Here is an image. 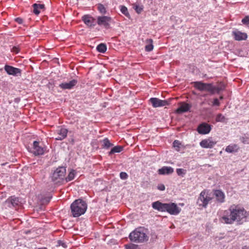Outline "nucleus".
Returning a JSON list of instances; mask_svg holds the SVG:
<instances>
[{
    "mask_svg": "<svg viewBox=\"0 0 249 249\" xmlns=\"http://www.w3.org/2000/svg\"><path fill=\"white\" fill-rule=\"evenodd\" d=\"M4 69L7 73L9 75H11L14 76H18L21 75V70L18 68L6 65H5Z\"/></svg>",
    "mask_w": 249,
    "mask_h": 249,
    "instance_id": "obj_9",
    "label": "nucleus"
},
{
    "mask_svg": "<svg viewBox=\"0 0 249 249\" xmlns=\"http://www.w3.org/2000/svg\"><path fill=\"white\" fill-rule=\"evenodd\" d=\"M149 101L154 107H161L168 105L166 100H162L157 98H151Z\"/></svg>",
    "mask_w": 249,
    "mask_h": 249,
    "instance_id": "obj_11",
    "label": "nucleus"
},
{
    "mask_svg": "<svg viewBox=\"0 0 249 249\" xmlns=\"http://www.w3.org/2000/svg\"><path fill=\"white\" fill-rule=\"evenodd\" d=\"M220 99H223V97H222V96H221V97H220Z\"/></svg>",
    "mask_w": 249,
    "mask_h": 249,
    "instance_id": "obj_45",
    "label": "nucleus"
},
{
    "mask_svg": "<svg viewBox=\"0 0 249 249\" xmlns=\"http://www.w3.org/2000/svg\"><path fill=\"white\" fill-rule=\"evenodd\" d=\"M33 12L36 15H38L40 13L45 10V5L44 4L35 3L33 5Z\"/></svg>",
    "mask_w": 249,
    "mask_h": 249,
    "instance_id": "obj_18",
    "label": "nucleus"
},
{
    "mask_svg": "<svg viewBox=\"0 0 249 249\" xmlns=\"http://www.w3.org/2000/svg\"><path fill=\"white\" fill-rule=\"evenodd\" d=\"M239 149V147L237 144H231L226 147L225 151L229 153H232L237 152Z\"/></svg>",
    "mask_w": 249,
    "mask_h": 249,
    "instance_id": "obj_22",
    "label": "nucleus"
},
{
    "mask_svg": "<svg viewBox=\"0 0 249 249\" xmlns=\"http://www.w3.org/2000/svg\"><path fill=\"white\" fill-rule=\"evenodd\" d=\"M15 20L19 24H21L23 22V19L20 18H17Z\"/></svg>",
    "mask_w": 249,
    "mask_h": 249,
    "instance_id": "obj_42",
    "label": "nucleus"
},
{
    "mask_svg": "<svg viewBox=\"0 0 249 249\" xmlns=\"http://www.w3.org/2000/svg\"><path fill=\"white\" fill-rule=\"evenodd\" d=\"M211 129V125L206 123L200 124L197 128L198 133L203 135L208 134Z\"/></svg>",
    "mask_w": 249,
    "mask_h": 249,
    "instance_id": "obj_10",
    "label": "nucleus"
},
{
    "mask_svg": "<svg viewBox=\"0 0 249 249\" xmlns=\"http://www.w3.org/2000/svg\"><path fill=\"white\" fill-rule=\"evenodd\" d=\"M190 107L191 106L189 104L183 103L181 104L180 107L177 109L176 112L177 113H182L187 112L189 110Z\"/></svg>",
    "mask_w": 249,
    "mask_h": 249,
    "instance_id": "obj_21",
    "label": "nucleus"
},
{
    "mask_svg": "<svg viewBox=\"0 0 249 249\" xmlns=\"http://www.w3.org/2000/svg\"><path fill=\"white\" fill-rule=\"evenodd\" d=\"M9 201H10L11 204L13 206L18 205V198L14 197V196L11 197V198H9Z\"/></svg>",
    "mask_w": 249,
    "mask_h": 249,
    "instance_id": "obj_33",
    "label": "nucleus"
},
{
    "mask_svg": "<svg viewBox=\"0 0 249 249\" xmlns=\"http://www.w3.org/2000/svg\"><path fill=\"white\" fill-rule=\"evenodd\" d=\"M215 121L216 122L226 123L227 119L223 114L219 113L216 116Z\"/></svg>",
    "mask_w": 249,
    "mask_h": 249,
    "instance_id": "obj_27",
    "label": "nucleus"
},
{
    "mask_svg": "<svg viewBox=\"0 0 249 249\" xmlns=\"http://www.w3.org/2000/svg\"><path fill=\"white\" fill-rule=\"evenodd\" d=\"M102 146L104 148L108 149L112 146L113 144L110 143V141L107 138H105L102 141Z\"/></svg>",
    "mask_w": 249,
    "mask_h": 249,
    "instance_id": "obj_26",
    "label": "nucleus"
},
{
    "mask_svg": "<svg viewBox=\"0 0 249 249\" xmlns=\"http://www.w3.org/2000/svg\"><path fill=\"white\" fill-rule=\"evenodd\" d=\"M219 105H220V103H219L218 99L217 98H215L213 100V105L216 106H219Z\"/></svg>",
    "mask_w": 249,
    "mask_h": 249,
    "instance_id": "obj_40",
    "label": "nucleus"
},
{
    "mask_svg": "<svg viewBox=\"0 0 249 249\" xmlns=\"http://www.w3.org/2000/svg\"><path fill=\"white\" fill-rule=\"evenodd\" d=\"M232 35L236 40L240 41L246 40L248 36L246 33L241 32L239 31H234L232 32Z\"/></svg>",
    "mask_w": 249,
    "mask_h": 249,
    "instance_id": "obj_15",
    "label": "nucleus"
},
{
    "mask_svg": "<svg viewBox=\"0 0 249 249\" xmlns=\"http://www.w3.org/2000/svg\"><path fill=\"white\" fill-rule=\"evenodd\" d=\"M152 206L159 212H167L172 215H178L181 211V209L175 203H162L157 201L152 203Z\"/></svg>",
    "mask_w": 249,
    "mask_h": 249,
    "instance_id": "obj_2",
    "label": "nucleus"
},
{
    "mask_svg": "<svg viewBox=\"0 0 249 249\" xmlns=\"http://www.w3.org/2000/svg\"><path fill=\"white\" fill-rule=\"evenodd\" d=\"M58 136L55 138L57 141H61L66 138L68 130L65 128H61L57 130Z\"/></svg>",
    "mask_w": 249,
    "mask_h": 249,
    "instance_id": "obj_17",
    "label": "nucleus"
},
{
    "mask_svg": "<svg viewBox=\"0 0 249 249\" xmlns=\"http://www.w3.org/2000/svg\"><path fill=\"white\" fill-rule=\"evenodd\" d=\"M133 8L135 10L138 14H140L143 10V6L142 5H140L135 4L133 5Z\"/></svg>",
    "mask_w": 249,
    "mask_h": 249,
    "instance_id": "obj_30",
    "label": "nucleus"
},
{
    "mask_svg": "<svg viewBox=\"0 0 249 249\" xmlns=\"http://www.w3.org/2000/svg\"><path fill=\"white\" fill-rule=\"evenodd\" d=\"M33 153L36 156L43 155L44 153V149L43 147L39 145V142L34 141L33 142Z\"/></svg>",
    "mask_w": 249,
    "mask_h": 249,
    "instance_id": "obj_13",
    "label": "nucleus"
},
{
    "mask_svg": "<svg viewBox=\"0 0 249 249\" xmlns=\"http://www.w3.org/2000/svg\"><path fill=\"white\" fill-rule=\"evenodd\" d=\"M66 169L65 167L59 166L54 170L51 176L52 181L54 184H60L64 181Z\"/></svg>",
    "mask_w": 249,
    "mask_h": 249,
    "instance_id": "obj_5",
    "label": "nucleus"
},
{
    "mask_svg": "<svg viewBox=\"0 0 249 249\" xmlns=\"http://www.w3.org/2000/svg\"><path fill=\"white\" fill-rule=\"evenodd\" d=\"M240 140L244 144H249V137L247 136H244L240 138Z\"/></svg>",
    "mask_w": 249,
    "mask_h": 249,
    "instance_id": "obj_34",
    "label": "nucleus"
},
{
    "mask_svg": "<svg viewBox=\"0 0 249 249\" xmlns=\"http://www.w3.org/2000/svg\"><path fill=\"white\" fill-rule=\"evenodd\" d=\"M214 195L216 200L219 203H223L225 201V194L221 190H217L214 192Z\"/></svg>",
    "mask_w": 249,
    "mask_h": 249,
    "instance_id": "obj_20",
    "label": "nucleus"
},
{
    "mask_svg": "<svg viewBox=\"0 0 249 249\" xmlns=\"http://www.w3.org/2000/svg\"><path fill=\"white\" fill-rule=\"evenodd\" d=\"M71 211L74 217H77L84 214L86 212L88 205L85 201L82 199L75 200L71 205Z\"/></svg>",
    "mask_w": 249,
    "mask_h": 249,
    "instance_id": "obj_3",
    "label": "nucleus"
},
{
    "mask_svg": "<svg viewBox=\"0 0 249 249\" xmlns=\"http://www.w3.org/2000/svg\"><path fill=\"white\" fill-rule=\"evenodd\" d=\"M242 22L244 24L248 25L249 24V16H246L244 18L242 19Z\"/></svg>",
    "mask_w": 249,
    "mask_h": 249,
    "instance_id": "obj_36",
    "label": "nucleus"
},
{
    "mask_svg": "<svg viewBox=\"0 0 249 249\" xmlns=\"http://www.w3.org/2000/svg\"><path fill=\"white\" fill-rule=\"evenodd\" d=\"M123 149V147L121 146H116L113 147L111 150L109 152V155H111L115 153H120Z\"/></svg>",
    "mask_w": 249,
    "mask_h": 249,
    "instance_id": "obj_25",
    "label": "nucleus"
},
{
    "mask_svg": "<svg viewBox=\"0 0 249 249\" xmlns=\"http://www.w3.org/2000/svg\"><path fill=\"white\" fill-rule=\"evenodd\" d=\"M173 145L177 151H179L180 147L181 145V143L179 142V141H178V140L174 141L173 143Z\"/></svg>",
    "mask_w": 249,
    "mask_h": 249,
    "instance_id": "obj_32",
    "label": "nucleus"
},
{
    "mask_svg": "<svg viewBox=\"0 0 249 249\" xmlns=\"http://www.w3.org/2000/svg\"><path fill=\"white\" fill-rule=\"evenodd\" d=\"M112 19L108 16H99L97 19V23L100 26H103L106 29L110 27V23Z\"/></svg>",
    "mask_w": 249,
    "mask_h": 249,
    "instance_id": "obj_8",
    "label": "nucleus"
},
{
    "mask_svg": "<svg viewBox=\"0 0 249 249\" xmlns=\"http://www.w3.org/2000/svg\"><path fill=\"white\" fill-rule=\"evenodd\" d=\"M82 19L84 23L88 26L91 27L95 25L94 22L95 19L89 15H84L82 17Z\"/></svg>",
    "mask_w": 249,
    "mask_h": 249,
    "instance_id": "obj_16",
    "label": "nucleus"
},
{
    "mask_svg": "<svg viewBox=\"0 0 249 249\" xmlns=\"http://www.w3.org/2000/svg\"><path fill=\"white\" fill-rule=\"evenodd\" d=\"M56 246L57 247L58 246H62L63 248H65L67 247V245L65 242H64L62 241L61 240H58L57 242V245Z\"/></svg>",
    "mask_w": 249,
    "mask_h": 249,
    "instance_id": "obj_38",
    "label": "nucleus"
},
{
    "mask_svg": "<svg viewBox=\"0 0 249 249\" xmlns=\"http://www.w3.org/2000/svg\"><path fill=\"white\" fill-rule=\"evenodd\" d=\"M247 212L244 208L237 206L232 205L224 212V215L220 218L221 223L232 224L234 221L241 224L246 221Z\"/></svg>",
    "mask_w": 249,
    "mask_h": 249,
    "instance_id": "obj_1",
    "label": "nucleus"
},
{
    "mask_svg": "<svg viewBox=\"0 0 249 249\" xmlns=\"http://www.w3.org/2000/svg\"><path fill=\"white\" fill-rule=\"evenodd\" d=\"M126 249H135V246L134 245L130 246H126Z\"/></svg>",
    "mask_w": 249,
    "mask_h": 249,
    "instance_id": "obj_43",
    "label": "nucleus"
},
{
    "mask_svg": "<svg viewBox=\"0 0 249 249\" xmlns=\"http://www.w3.org/2000/svg\"><path fill=\"white\" fill-rule=\"evenodd\" d=\"M194 86L195 88L200 91H208L212 94H213L215 92L216 88L211 84L204 83L200 81L194 82Z\"/></svg>",
    "mask_w": 249,
    "mask_h": 249,
    "instance_id": "obj_6",
    "label": "nucleus"
},
{
    "mask_svg": "<svg viewBox=\"0 0 249 249\" xmlns=\"http://www.w3.org/2000/svg\"><path fill=\"white\" fill-rule=\"evenodd\" d=\"M120 10L121 12L128 18H130V16L128 12L127 8L124 6H120Z\"/></svg>",
    "mask_w": 249,
    "mask_h": 249,
    "instance_id": "obj_29",
    "label": "nucleus"
},
{
    "mask_svg": "<svg viewBox=\"0 0 249 249\" xmlns=\"http://www.w3.org/2000/svg\"><path fill=\"white\" fill-rule=\"evenodd\" d=\"M158 189L160 191H164L165 189V187L163 184H161L158 186Z\"/></svg>",
    "mask_w": 249,
    "mask_h": 249,
    "instance_id": "obj_41",
    "label": "nucleus"
},
{
    "mask_svg": "<svg viewBox=\"0 0 249 249\" xmlns=\"http://www.w3.org/2000/svg\"><path fill=\"white\" fill-rule=\"evenodd\" d=\"M97 9L99 10V11L102 14H105L106 13V8L102 4H98L97 5Z\"/></svg>",
    "mask_w": 249,
    "mask_h": 249,
    "instance_id": "obj_31",
    "label": "nucleus"
},
{
    "mask_svg": "<svg viewBox=\"0 0 249 249\" xmlns=\"http://www.w3.org/2000/svg\"><path fill=\"white\" fill-rule=\"evenodd\" d=\"M211 200L212 198L209 196L208 193L205 190H203L199 195L197 203L200 206L206 208Z\"/></svg>",
    "mask_w": 249,
    "mask_h": 249,
    "instance_id": "obj_7",
    "label": "nucleus"
},
{
    "mask_svg": "<svg viewBox=\"0 0 249 249\" xmlns=\"http://www.w3.org/2000/svg\"><path fill=\"white\" fill-rule=\"evenodd\" d=\"M146 44L145 46V50L147 52H150L153 49V40L152 39H148L146 40Z\"/></svg>",
    "mask_w": 249,
    "mask_h": 249,
    "instance_id": "obj_23",
    "label": "nucleus"
},
{
    "mask_svg": "<svg viewBox=\"0 0 249 249\" xmlns=\"http://www.w3.org/2000/svg\"><path fill=\"white\" fill-rule=\"evenodd\" d=\"M107 46L104 43H101L99 44L97 47L96 49L98 51V52L101 53H104L107 51Z\"/></svg>",
    "mask_w": 249,
    "mask_h": 249,
    "instance_id": "obj_28",
    "label": "nucleus"
},
{
    "mask_svg": "<svg viewBox=\"0 0 249 249\" xmlns=\"http://www.w3.org/2000/svg\"><path fill=\"white\" fill-rule=\"evenodd\" d=\"M120 177L122 179H126L128 178V175L125 172H121Z\"/></svg>",
    "mask_w": 249,
    "mask_h": 249,
    "instance_id": "obj_37",
    "label": "nucleus"
},
{
    "mask_svg": "<svg viewBox=\"0 0 249 249\" xmlns=\"http://www.w3.org/2000/svg\"><path fill=\"white\" fill-rule=\"evenodd\" d=\"M77 80L72 79L69 82H63L59 84V87L63 90L71 89L77 84Z\"/></svg>",
    "mask_w": 249,
    "mask_h": 249,
    "instance_id": "obj_12",
    "label": "nucleus"
},
{
    "mask_svg": "<svg viewBox=\"0 0 249 249\" xmlns=\"http://www.w3.org/2000/svg\"><path fill=\"white\" fill-rule=\"evenodd\" d=\"M130 240L136 243H143L148 241V236L145 230L141 228H137L131 232L129 235Z\"/></svg>",
    "mask_w": 249,
    "mask_h": 249,
    "instance_id": "obj_4",
    "label": "nucleus"
},
{
    "mask_svg": "<svg viewBox=\"0 0 249 249\" xmlns=\"http://www.w3.org/2000/svg\"><path fill=\"white\" fill-rule=\"evenodd\" d=\"M174 169L171 167L163 166L159 169L158 173L159 175H170L173 173Z\"/></svg>",
    "mask_w": 249,
    "mask_h": 249,
    "instance_id": "obj_19",
    "label": "nucleus"
},
{
    "mask_svg": "<svg viewBox=\"0 0 249 249\" xmlns=\"http://www.w3.org/2000/svg\"><path fill=\"white\" fill-rule=\"evenodd\" d=\"M215 144V142L213 141L210 139L203 140L199 143L200 146L204 148H212Z\"/></svg>",
    "mask_w": 249,
    "mask_h": 249,
    "instance_id": "obj_14",
    "label": "nucleus"
},
{
    "mask_svg": "<svg viewBox=\"0 0 249 249\" xmlns=\"http://www.w3.org/2000/svg\"><path fill=\"white\" fill-rule=\"evenodd\" d=\"M242 249H249V247H248V246H244Z\"/></svg>",
    "mask_w": 249,
    "mask_h": 249,
    "instance_id": "obj_44",
    "label": "nucleus"
},
{
    "mask_svg": "<svg viewBox=\"0 0 249 249\" xmlns=\"http://www.w3.org/2000/svg\"><path fill=\"white\" fill-rule=\"evenodd\" d=\"M11 51L16 53H18L19 51V49L18 47L14 46V47H13L11 49Z\"/></svg>",
    "mask_w": 249,
    "mask_h": 249,
    "instance_id": "obj_39",
    "label": "nucleus"
},
{
    "mask_svg": "<svg viewBox=\"0 0 249 249\" xmlns=\"http://www.w3.org/2000/svg\"><path fill=\"white\" fill-rule=\"evenodd\" d=\"M75 175V172L74 170H71L69 173L67 177H65L64 180L66 182H69L74 179Z\"/></svg>",
    "mask_w": 249,
    "mask_h": 249,
    "instance_id": "obj_24",
    "label": "nucleus"
},
{
    "mask_svg": "<svg viewBox=\"0 0 249 249\" xmlns=\"http://www.w3.org/2000/svg\"><path fill=\"white\" fill-rule=\"evenodd\" d=\"M176 171L178 175V176H183L185 174V170L181 168L177 169Z\"/></svg>",
    "mask_w": 249,
    "mask_h": 249,
    "instance_id": "obj_35",
    "label": "nucleus"
}]
</instances>
